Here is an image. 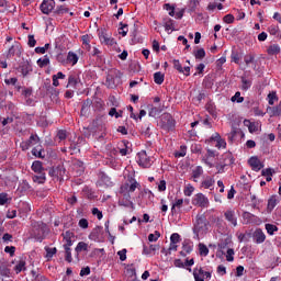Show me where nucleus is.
Returning a JSON list of instances; mask_svg holds the SVG:
<instances>
[{
	"instance_id": "obj_1",
	"label": "nucleus",
	"mask_w": 281,
	"mask_h": 281,
	"mask_svg": "<svg viewBox=\"0 0 281 281\" xmlns=\"http://www.w3.org/2000/svg\"><path fill=\"white\" fill-rule=\"evenodd\" d=\"M48 232L49 228L47 227V224L41 221L32 223V236L35 237L36 240H44Z\"/></svg>"
},
{
	"instance_id": "obj_2",
	"label": "nucleus",
	"mask_w": 281,
	"mask_h": 281,
	"mask_svg": "<svg viewBox=\"0 0 281 281\" xmlns=\"http://www.w3.org/2000/svg\"><path fill=\"white\" fill-rule=\"evenodd\" d=\"M176 121L170 113H164L160 117V127L162 131H175Z\"/></svg>"
},
{
	"instance_id": "obj_3",
	"label": "nucleus",
	"mask_w": 281,
	"mask_h": 281,
	"mask_svg": "<svg viewBox=\"0 0 281 281\" xmlns=\"http://www.w3.org/2000/svg\"><path fill=\"white\" fill-rule=\"evenodd\" d=\"M194 234H196V238H199V233L207 232V220L204 215H201L196 218V223L193 228Z\"/></svg>"
},
{
	"instance_id": "obj_4",
	"label": "nucleus",
	"mask_w": 281,
	"mask_h": 281,
	"mask_svg": "<svg viewBox=\"0 0 281 281\" xmlns=\"http://www.w3.org/2000/svg\"><path fill=\"white\" fill-rule=\"evenodd\" d=\"M137 157V164L142 166V168H150V166H153V160L150 159L148 154H146V151L143 150L138 153Z\"/></svg>"
},
{
	"instance_id": "obj_5",
	"label": "nucleus",
	"mask_w": 281,
	"mask_h": 281,
	"mask_svg": "<svg viewBox=\"0 0 281 281\" xmlns=\"http://www.w3.org/2000/svg\"><path fill=\"white\" fill-rule=\"evenodd\" d=\"M192 203L193 205H198L199 207H207V205H210V200H207V198L203 193H198L192 200Z\"/></svg>"
},
{
	"instance_id": "obj_6",
	"label": "nucleus",
	"mask_w": 281,
	"mask_h": 281,
	"mask_svg": "<svg viewBox=\"0 0 281 281\" xmlns=\"http://www.w3.org/2000/svg\"><path fill=\"white\" fill-rule=\"evenodd\" d=\"M248 164L250 168L255 170V172H259V170H262V168H265V164H262L257 156L250 157Z\"/></svg>"
},
{
	"instance_id": "obj_7",
	"label": "nucleus",
	"mask_w": 281,
	"mask_h": 281,
	"mask_svg": "<svg viewBox=\"0 0 281 281\" xmlns=\"http://www.w3.org/2000/svg\"><path fill=\"white\" fill-rule=\"evenodd\" d=\"M32 70V61L30 60H23L18 67V71L22 74L23 78H25Z\"/></svg>"
},
{
	"instance_id": "obj_8",
	"label": "nucleus",
	"mask_w": 281,
	"mask_h": 281,
	"mask_svg": "<svg viewBox=\"0 0 281 281\" xmlns=\"http://www.w3.org/2000/svg\"><path fill=\"white\" fill-rule=\"evenodd\" d=\"M80 85H82V81L80 80V76H78V74L69 75L67 88L72 87V89H78Z\"/></svg>"
},
{
	"instance_id": "obj_9",
	"label": "nucleus",
	"mask_w": 281,
	"mask_h": 281,
	"mask_svg": "<svg viewBox=\"0 0 281 281\" xmlns=\"http://www.w3.org/2000/svg\"><path fill=\"white\" fill-rule=\"evenodd\" d=\"M252 240H254L257 245H262V243H265V240H267V235H265V232H262V228H257V229L252 233Z\"/></svg>"
},
{
	"instance_id": "obj_10",
	"label": "nucleus",
	"mask_w": 281,
	"mask_h": 281,
	"mask_svg": "<svg viewBox=\"0 0 281 281\" xmlns=\"http://www.w3.org/2000/svg\"><path fill=\"white\" fill-rule=\"evenodd\" d=\"M56 2L54 0H44L41 4V11L43 14H49L54 10Z\"/></svg>"
},
{
	"instance_id": "obj_11",
	"label": "nucleus",
	"mask_w": 281,
	"mask_h": 281,
	"mask_svg": "<svg viewBox=\"0 0 281 281\" xmlns=\"http://www.w3.org/2000/svg\"><path fill=\"white\" fill-rule=\"evenodd\" d=\"M12 56H21V44L19 42H14L8 50L7 58H12Z\"/></svg>"
},
{
	"instance_id": "obj_12",
	"label": "nucleus",
	"mask_w": 281,
	"mask_h": 281,
	"mask_svg": "<svg viewBox=\"0 0 281 281\" xmlns=\"http://www.w3.org/2000/svg\"><path fill=\"white\" fill-rule=\"evenodd\" d=\"M64 240H66V244H64V247H71L74 245V238H76V235L71 231H66L61 234Z\"/></svg>"
},
{
	"instance_id": "obj_13",
	"label": "nucleus",
	"mask_w": 281,
	"mask_h": 281,
	"mask_svg": "<svg viewBox=\"0 0 281 281\" xmlns=\"http://www.w3.org/2000/svg\"><path fill=\"white\" fill-rule=\"evenodd\" d=\"M32 156L37 157L38 159H45V149L43 145H37L32 149Z\"/></svg>"
},
{
	"instance_id": "obj_14",
	"label": "nucleus",
	"mask_w": 281,
	"mask_h": 281,
	"mask_svg": "<svg viewBox=\"0 0 281 281\" xmlns=\"http://www.w3.org/2000/svg\"><path fill=\"white\" fill-rule=\"evenodd\" d=\"M72 169L77 170V175H82V172H85V162L78 159H72Z\"/></svg>"
},
{
	"instance_id": "obj_15",
	"label": "nucleus",
	"mask_w": 281,
	"mask_h": 281,
	"mask_svg": "<svg viewBox=\"0 0 281 281\" xmlns=\"http://www.w3.org/2000/svg\"><path fill=\"white\" fill-rule=\"evenodd\" d=\"M139 188V183L137 181L132 182V184L125 183L121 187V192H135Z\"/></svg>"
},
{
	"instance_id": "obj_16",
	"label": "nucleus",
	"mask_w": 281,
	"mask_h": 281,
	"mask_svg": "<svg viewBox=\"0 0 281 281\" xmlns=\"http://www.w3.org/2000/svg\"><path fill=\"white\" fill-rule=\"evenodd\" d=\"M267 112L270 113L271 117H278L281 115V102L277 106H268Z\"/></svg>"
},
{
	"instance_id": "obj_17",
	"label": "nucleus",
	"mask_w": 281,
	"mask_h": 281,
	"mask_svg": "<svg viewBox=\"0 0 281 281\" xmlns=\"http://www.w3.org/2000/svg\"><path fill=\"white\" fill-rule=\"evenodd\" d=\"M224 216H225L226 221H228V223H232V225H234V227H236V225H238V222L236 220V214L234 213V211H226L224 213Z\"/></svg>"
},
{
	"instance_id": "obj_18",
	"label": "nucleus",
	"mask_w": 281,
	"mask_h": 281,
	"mask_svg": "<svg viewBox=\"0 0 281 281\" xmlns=\"http://www.w3.org/2000/svg\"><path fill=\"white\" fill-rule=\"evenodd\" d=\"M31 168L36 175L45 172V168H43V162L41 160L33 161Z\"/></svg>"
},
{
	"instance_id": "obj_19",
	"label": "nucleus",
	"mask_w": 281,
	"mask_h": 281,
	"mask_svg": "<svg viewBox=\"0 0 281 281\" xmlns=\"http://www.w3.org/2000/svg\"><path fill=\"white\" fill-rule=\"evenodd\" d=\"M92 104H93V101L91 99L85 100L81 106V115H87Z\"/></svg>"
},
{
	"instance_id": "obj_20",
	"label": "nucleus",
	"mask_w": 281,
	"mask_h": 281,
	"mask_svg": "<svg viewBox=\"0 0 281 281\" xmlns=\"http://www.w3.org/2000/svg\"><path fill=\"white\" fill-rule=\"evenodd\" d=\"M204 273H205V270H203V268H195L193 270V277H194V280L195 281H204Z\"/></svg>"
},
{
	"instance_id": "obj_21",
	"label": "nucleus",
	"mask_w": 281,
	"mask_h": 281,
	"mask_svg": "<svg viewBox=\"0 0 281 281\" xmlns=\"http://www.w3.org/2000/svg\"><path fill=\"white\" fill-rule=\"evenodd\" d=\"M267 54L269 56H276L278 54H280V45L278 44H272L267 48Z\"/></svg>"
},
{
	"instance_id": "obj_22",
	"label": "nucleus",
	"mask_w": 281,
	"mask_h": 281,
	"mask_svg": "<svg viewBox=\"0 0 281 281\" xmlns=\"http://www.w3.org/2000/svg\"><path fill=\"white\" fill-rule=\"evenodd\" d=\"M165 24H164V27L166 30V32H175V20L170 19V18H167L164 20Z\"/></svg>"
},
{
	"instance_id": "obj_23",
	"label": "nucleus",
	"mask_w": 281,
	"mask_h": 281,
	"mask_svg": "<svg viewBox=\"0 0 281 281\" xmlns=\"http://www.w3.org/2000/svg\"><path fill=\"white\" fill-rule=\"evenodd\" d=\"M99 38H100L101 43H105V45H113V43H115L114 40L109 37V35H106V33H104V32H101L99 34Z\"/></svg>"
},
{
	"instance_id": "obj_24",
	"label": "nucleus",
	"mask_w": 281,
	"mask_h": 281,
	"mask_svg": "<svg viewBox=\"0 0 281 281\" xmlns=\"http://www.w3.org/2000/svg\"><path fill=\"white\" fill-rule=\"evenodd\" d=\"M76 254H80L81 251H89V244L85 241H79L77 247L75 248Z\"/></svg>"
},
{
	"instance_id": "obj_25",
	"label": "nucleus",
	"mask_w": 281,
	"mask_h": 281,
	"mask_svg": "<svg viewBox=\"0 0 281 281\" xmlns=\"http://www.w3.org/2000/svg\"><path fill=\"white\" fill-rule=\"evenodd\" d=\"M32 179L34 183H45V181L47 180V178L45 177V172L34 175Z\"/></svg>"
},
{
	"instance_id": "obj_26",
	"label": "nucleus",
	"mask_w": 281,
	"mask_h": 281,
	"mask_svg": "<svg viewBox=\"0 0 281 281\" xmlns=\"http://www.w3.org/2000/svg\"><path fill=\"white\" fill-rule=\"evenodd\" d=\"M203 175V167L198 166L192 171V178L196 182V179H199Z\"/></svg>"
},
{
	"instance_id": "obj_27",
	"label": "nucleus",
	"mask_w": 281,
	"mask_h": 281,
	"mask_svg": "<svg viewBox=\"0 0 281 281\" xmlns=\"http://www.w3.org/2000/svg\"><path fill=\"white\" fill-rule=\"evenodd\" d=\"M165 76L161 71L154 74V81L156 85H164Z\"/></svg>"
},
{
	"instance_id": "obj_28",
	"label": "nucleus",
	"mask_w": 281,
	"mask_h": 281,
	"mask_svg": "<svg viewBox=\"0 0 281 281\" xmlns=\"http://www.w3.org/2000/svg\"><path fill=\"white\" fill-rule=\"evenodd\" d=\"M67 61L71 63V65L78 64V55L74 52H69L67 56Z\"/></svg>"
},
{
	"instance_id": "obj_29",
	"label": "nucleus",
	"mask_w": 281,
	"mask_h": 281,
	"mask_svg": "<svg viewBox=\"0 0 281 281\" xmlns=\"http://www.w3.org/2000/svg\"><path fill=\"white\" fill-rule=\"evenodd\" d=\"M276 102H278V94L276 93V91H272L268 94V104H270V106H273Z\"/></svg>"
},
{
	"instance_id": "obj_30",
	"label": "nucleus",
	"mask_w": 281,
	"mask_h": 281,
	"mask_svg": "<svg viewBox=\"0 0 281 281\" xmlns=\"http://www.w3.org/2000/svg\"><path fill=\"white\" fill-rule=\"evenodd\" d=\"M123 194V201L126 202V204H124V207H128V205L133 206V201H131V193L128 191H124L122 192Z\"/></svg>"
},
{
	"instance_id": "obj_31",
	"label": "nucleus",
	"mask_w": 281,
	"mask_h": 281,
	"mask_svg": "<svg viewBox=\"0 0 281 281\" xmlns=\"http://www.w3.org/2000/svg\"><path fill=\"white\" fill-rule=\"evenodd\" d=\"M193 56L195 57L196 60H203V58H205V49L200 48V49L193 52Z\"/></svg>"
},
{
	"instance_id": "obj_32",
	"label": "nucleus",
	"mask_w": 281,
	"mask_h": 281,
	"mask_svg": "<svg viewBox=\"0 0 281 281\" xmlns=\"http://www.w3.org/2000/svg\"><path fill=\"white\" fill-rule=\"evenodd\" d=\"M37 65L41 69H43V67H47V65H49V56L45 55L44 58H40L37 60Z\"/></svg>"
},
{
	"instance_id": "obj_33",
	"label": "nucleus",
	"mask_w": 281,
	"mask_h": 281,
	"mask_svg": "<svg viewBox=\"0 0 281 281\" xmlns=\"http://www.w3.org/2000/svg\"><path fill=\"white\" fill-rule=\"evenodd\" d=\"M244 61H245V64L248 65V66L251 65V64H254V63H256V55H254V54H247V55H245Z\"/></svg>"
},
{
	"instance_id": "obj_34",
	"label": "nucleus",
	"mask_w": 281,
	"mask_h": 281,
	"mask_svg": "<svg viewBox=\"0 0 281 281\" xmlns=\"http://www.w3.org/2000/svg\"><path fill=\"white\" fill-rule=\"evenodd\" d=\"M160 237H161V233H159L158 231H155L154 234L148 235V240L149 243H157V240H159Z\"/></svg>"
},
{
	"instance_id": "obj_35",
	"label": "nucleus",
	"mask_w": 281,
	"mask_h": 281,
	"mask_svg": "<svg viewBox=\"0 0 281 281\" xmlns=\"http://www.w3.org/2000/svg\"><path fill=\"white\" fill-rule=\"evenodd\" d=\"M65 249V260L66 262H72L74 258L71 257V247H64Z\"/></svg>"
},
{
	"instance_id": "obj_36",
	"label": "nucleus",
	"mask_w": 281,
	"mask_h": 281,
	"mask_svg": "<svg viewBox=\"0 0 281 281\" xmlns=\"http://www.w3.org/2000/svg\"><path fill=\"white\" fill-rule=\"evenodd\" d=\"M31 146H34L35 144H38L41 142V138L36 134H32L30 138L26 140Z\"/></svg>"
},
{
	"instance_id": "obj_37",
	"label": "nucleus",
	"mask_w": 281,
	"mask_h": 281,
	"mask_svg": "<svg viewBox=\"0 0 281 281\" xmlns=\"http://www.w3.org/2000/svg\"><path fill=\"white\" fill-rule=\"evenodd\" d=\"M45 251H46V258H54L58 249H56V247L54 248L45 247Z\"/></svg>"
},
{
	"instance_id": "obj_38",
	"label": "nucleus",
	"mask_w": 281,
	"mask_h": 281,
	"mask_svg": "<svg viewBox=\"0 0 281 281\" xmlns=\"http://www.w3.org/2000/svg\"><path fill=\"white\" fill-rule=\"evenodd\" d=\"M244 124L246 126L248 125L249 133H256V131H258V127L256 126V123H250L249 120H245Z\"/></svg>"
},
{
	"instance_id": "obj_39",
	"label": "nucleus",
	"mask_w": 281,
	"mask_h": 281,
	"mask_svg": "<svg viewBox=\"0 0 281 281\" xmlns=\"http://www.w3.org/2000/svg\"><path fill=\"white\" fill-rule=\"evenodd\" d=\"M199 251H200V256H207V254H210V249L207 248V246H205V244H199Z\"/></svg>"
},
{
	"instance_id": "obj_40",
	"label": "nucleus",
	"mask_w": 281,
	"mask_h": 281,
	"mask_svg": "<svg viewBox=\"0 0 281 281\" xmlns=\"http://www.w3.org/2000/svg\"><path fill=\"white\" fill-rule=\"evenodd\" d=\"M266 231L270 236H273L274 232H278V226L273 224H266Z\"/></svg>"
},
{
	"instance_id": "obj_41",
	"label": "nucleus",
	"mask_w": 281,
	"mask_h": 281,
	"mask_svg": "<svg viewBox=\"0 0 281 281\" xmlns=\"http://www.w3.org/2000/svg\"><path fill=\"white\" fill-rule=\"evenodd\" d=\"M14 269L15 273H21V271H25V260H20Z\"/></svg>"
},
{
	"instance_id": "obj_42",
	"label": "nucleus",
	"mask_w": 281,
	"mask_h": 281,
	"mask_svg": "<svg viewBox=\"0 0 281 281\" xmlns=\"http://www.w3.org/2000/svg\"><path fill=\"white\" fill-rule=\"evenodd\" d=\"M231 100L232 102H237L238 104L245 102V98L240 97V92H236Z\"/></svg>"
},
{
	"instance_id": "obj_43",
	"label": "nucleus",
	"mask_w": 281,
	"mask_h": 281,
	"mask_svg": "<svg viewBox=\"0 0 281 281\" xmlns=\"http://www.w3.org/2000/svg\"><path fill=\"white\" fill-rule=\"evenodd\" d=\"M121 27L119 30H121L119 32V34H121L122 36H126L128 34V24H124V23H120Z\"/></svg>"
},
{
	"instance_id": "obj_44",
	"label": "nucleus",
	"mask_w": 281,
	"mask_h": 281,
	"mask_svg": "<svg viewBox=\"0 0 281 281\" xmlns=\"http://www.w3.org/2000/svg\"><path fill=\"white\" fill-rule=\"evenodd\" d=\"M268 32L269 34H271V36H276V34H278V32H280V27H278V25L272 24L268 27Z\"/></svg>"
},
{
	"instance_id": "obj_45",
	"label": "nucleus",
	"mask_w": 281,
	"mask_h": 281,
	"mask_svg": "<svg viewBox=\"0 0 281 281\" xmlns=\"http://www.w3.org/2000/svg\"><path fill=\"white\" fill-rule=\"evenodd\" d=\"M161 113L159 108H151L148 112L149 117H157Z\"/></svg>"
},
{
	"instance_id": "obj_46",
	"label": "nucleus",
	"mask_w": 281,
	"mask_h": 281,
	"mask_svg": "<svg viewBox=\"0 0 281 281\" xmlns=\"http://www.w3.org/2000/svg\"><path fill=\"white\" fill-rule=\"evenodd\" d=\"M278 205V200H276V198H270L268 200V210H270V212Z\"/></svg>"
},
{
	"instance_id": "obj_47",
	"label": "nucleus",
	"mask_w": 281,
	"mask_h": 281,
	"mask_svg": "<svg viewBox=\"0 0 281 281\" xmlns=\"http://www.w3.org/2000/svg\"><path fill=\"white\" fill-rule=\"evenodd\" d=\"M67 12H69V9L66 8L65 5H59L57 7V9L55 10V14H67Z\"/></svg>"
},
{
	"instance_id": "obj_48",
	"label": "nucleus",
	"mask_w": 281,
	"mask_h": 281,
	"mask_svg": "<svg viewBox=\"0 0 281 281\" xmlns=\"http://www.w3.org/2000/svg\"><path fill=\"white\" fill-rule=\"evenodd\" d=\"M105 86L108 87V89H113V87H115V81L113 80V77L111 76L106 77Z\"/></svg>"
},
{
	"instance_id": "obj_49",
	"label": "nucleus",
	"mask_w": 281,
	"mask_h": 281,
	"mask_svg": "<svg viewBox=\"0 0 281 281\" xmlns=\"http://www.w3.org/2000/svg\"><path fill=\"white\" fill-rule=\"evenodd\" d=\"M172 63H173L175 69H177L179 74H183V66H181V63L179 61V59H173Z\"/></svg>"
},
{
	"instance_id": "obj_50",
	"label": "nucleus",
	"mask_w": 281,
	"mask_h": 281,
	"mask_svg": "<svg viewBox=\"0 0 281 281\" xmlns=\"http://www.w3.org/2000/svg\"><path fill=\"white\" fill-rule=\"evenodd\" d=\"M192 192H194V187H192V184H188L184 188V196H192Z\"/></svg>"
},
{
	"instance_id": "obj_51",
	"label": "nucleus",
	"mask_w": 281,
	"mask_h": 281,
	"mask_svg": "<svg viewBox=\"0 0 281 281\" xmlns=\"http://www.w3.org/2000/svg\"><path fill=\"white\" fill-rule=\"evenodd\" d=\"M181 240V236L178 233H173L170 237V243L176 244Z\"/></svg>"
},
{
	"instance_id": "obj_52",
	"label": "nucleus",
	"mask_w": 281,
	"mask_h": 281,
	"mask_svg": "<svg viewBox=\"0 0 281 281\" xmlns=\"http://www.w3.org/2000/svg\"><path fill=\"white\" fill-rule=\"evenodd\" d=\"M181 205H183V199L176 200V202L172 204V207H171L172 214H175L176 207H181Z\"/></svg>"
},
{
	"instance_id": "obj_53",
	"label": "nucleus",
	"mask_w": 281,
	"mask_h": 281,
	"mask_svg": "<svg viewBox=\"0 0 281 281\" xmlns=\"http://www.w3.org/2000/svg\"><path fill=\"white\" fill-rule=\"evenodd\" d=\"M15 251H16V247H14V246H7L4 248V252L9 254L11 256V258L14 256Z\"/></svg>"
},
{
	"instance_id": "obj_54",
	"label": "nucleus",
	"mask_w": 281,
	"mask_h": 281,
	"mask_svg": "<svg viewBox=\"0 0 281 281\" xmlns=\"http://www.w3.org/2000/svg\"><path fill=\"white\" fill-rule=\"evenodd\" d=\"M226 260L227 262H234V249H227Z\"/></svg>"
},
{
	"instance_id": "obj_55",
	"label": "nucleus",
	"mask_w": 281,
	"mask_h": 281,
	"mask_svg": "<svg viewBox=\"0 0 281 281\" xmlns=\"http://www.w3.org/2000/svg\"><path fill=\"white\" fill-rule=\"evenodd\" d=\"M198 5H199V0H190L189 8L191 12H195Z\"/></svg>"
},
{
	"instance_id": "obj_56",
	"label": "nucleus",
	"mask_w": 281,
	"mask_h": 281,
	"mask_svg": "<svg viewBox=\"0 0 281 281\" xmlns=\"http://www.w3.org/2000/svg\"><path fill=\"white\" fill-rule=\"evenodd\" d=\"M241 82H243L241 89L244 91H247V89H249V87H251V82L245 78H241Z\"/></svg>"
},
{
	"instance_id": "obj_57",
	"label": "nucleus",
	"mask_w": 281,
	"mask_h": 281,
	"mask_svg": "<svg viewBox=\"0 0 281 281\" xmlns=\"http://www.w3.org/2000/svg\"><path fill=\"white\" fill-rule=\"evenodd\" d=\"M232 61L235 63L236 65H238L240 63V55H238V53H232L231 55Z\"/></svg>"
},
{
	"instance_id": "obj_58",
	"label": "nucleus",
	"mask_w": 281,
	"mask_h": 281,
	"mask_svg": "<svg viewBox=\"0 0 281 281\" xmlns=\"http://www.w3.org/2000/svg\"><path fill=\"white\" fill-rule=\"evenodd\" d=\"M202 186H203V188H206V189L212 188V187L214 186V180H212V179H206V180H204V181L202 182Z\"/></svg>"
},
{
	"instance_id": "obj_59",
	"label": "nucleus",
	"mask_w": 281,
	"mask_h": 281,
	"mask_svg": "<svg viewBox=\"0 0 281 281\" xmlns=\"http://www.w3.org/2000/svg\"><path fill=\"white\" fill-rule=\"evenodd\" d=\"M229 243H232V240L229 238H226L218 244V247L221 249H227V245H229Z\"/></svg>"
},
{
	"instance_id": "obj_60",
	"label": "nucleus",
	"mask_w": 281,
	"mask_h": 281,
	"mask_svg": "<svg viewBox=\"0 0 281 281\" xmlns=\"http://www.w3.org/2000/svg\"><path fill=\"white\" fill-rule=\"evenodd\" d=\"M182 249H183V251H186L187 254H191V252H192V245H190V243H183V244H182Z\"/></svg>"
},
{
	"instance_id": "obj_61",
	"label": "nucleus",
	"mask_w": 281,
	"mask_h": 281,
	"mask_svg": "<svg viewBox=\"0 0 281 281\" xmlns=\"http://www.w3.org/2000/svg\"><path fill=\"white\" fill-rule=\"evenodd\" d=\"M117 256H120V261H121V262H124V260H126V248L120 250V251L117 252Z\"/></svg>"
},
{
	"instance_id": "obj_62",
	"label": "nucleus",
	"mask_w": 281,
	"mask_h": 281,
	"mask_svg": "<svg viewBox=\"0 0 281 281\" xmlns=\"http://www.w3.org/2000/svg\"><path fill=\"white\" fill-rule=\"evenodd\" d=\"M8 203V193H0V205Z\"/></svg>"
},
{
	"instance_id": "obj_63",
	"label": "nucleus",
	"mask_w": 281,
	"mask_h": 281,
	"mask_svg": "<svg viewBox=\"0 0 281 281\" xmlns=\"http://www.w3.org/2000/svg\"><path fill=\"white\" fill-rule=\"evenodd\" d=\"M29 47H36V40L34 38V35H29Z\"/></svg>"
},
{
	"instance_id": "obj_64",
	"label": "nucleus",
	"mask_w": 281,
	"mask_h": 281,
	"mask_svg": "<svg viewBox=\"0 0 281 281\" xmlns=\"http://www.w3.org/2000/svg\"><path fill=\"white\" fill-rule=\"evenodd\" d=\"M223 21L224 23H234V15L233 14H226L224 18H223Z\"/></svg>"
}]
</instances>
